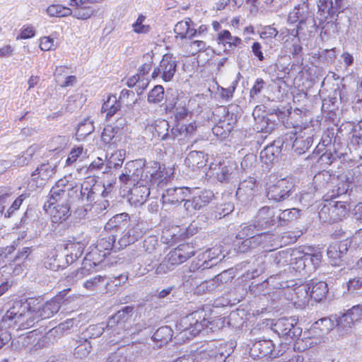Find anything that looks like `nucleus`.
<instances>
[{"label": "nucleus", "mask_w": 362, "mask_h": 362, "mask_svg": "<svg viewBox=\"0 0 362 362\" xmlns=\"http://www.w3.org/2000/svg\"><path fill=\"white\" fill-rule=\"evenodd\" d=\"M160 165L157 162L145 164L142 160H130L125 164L122 173L119 177L121 186L132 195L136 204H143L150 195V188L141 181L142 173H151V180L156 175Z\"/></svg>", "instance_id": "nucleus-1"}, {"label": "nucleus", "mask_w": 362, "mask_h": 362, "mask_svg": "<svg viewBox=\"0 0 362 362\" xmlns=\"http://www.w3.org/2000/svg\"><path fill=\"white\" fill-rule=\"evenodd\" d=\"M35 310L28 301L17 300L6 310L2 316V325L10 327L18 325L22 329L33 327L36 322Z\"/></svg>", "instance_id": "nucleus-2"}, {"label": "nucleus", "mask_w": 362, "mask_h": 362, "mask_svg": "<svg viewBox=\"0 0 362 362\" xmlns=\"http://www.w3.org/2000/svg\"><path fill=\"white\" fill-rule=\"evenodd\" d=\"M180 334L182 337L190 339L199 334L204 328L214 332L215 329L214 322L207 317L204 310H196L181 318L177 325Z\"/></svg>", "instance_id": "nucleus-3"}, {"label": "nucleus", "mask_w": 362, "mask_h": 362, "mask_svg": "<svg viewBox=\"0 0 362 362\" xmlns=\"http://www.w3.org/2000/svg\"><path fill=\"white\" fill-rule=\"evenodd\" d=\"M278 224L276 211L274 208L264 206L261 208L252 224L243 227V234L247 235H252L250 230H255L257 233L264 228Z\"/></svg>", "instance_id": "nucleus-4"}, {"label": "nucleus", "mask_w": 362, "mask_h": 362, "mask_svg": "<svg viewBox=\"0 0 362 362\" xmlns=\"http://www.w3.org/2000/svg\"><path fill=\"white\" fill-rule=\"evenodd\" d=\"M294 184L292 178L285 177L276 180L267 185V197L274 202H282L290 197Z\"/></svg>", "instance_id": "nucleus-5"}, {"label": "nucleus", "mask_w": 362, "mask_h": 362, "mask_svg": "<svg viewBox=\"0 0 362 362\" xmlns=\"http://www.w3.org/2000/svg\"><path fill=\"white\" fill-rule=\"evenodd\" d=\"M78 187L79 188V194L76 193V197L81 202H86L88 203L95 201L98 195L105 197L108 194L105 186L96 182L95 180L93 177L87 178L83 183L78 185Z\"/></svg>", "instance_id": "nucleus-6"}, {"label": "nucleus", "mask_w": 362, "mask_h": 362, "mask_svg": "<svg viewBox=\"0 0 362 362\" xmlns=\"http://www.w3.org/2000/svg\"><path fill=\"white\" fill-rule=\"evenodd\" d=\"M237 164L234 161L223 160L210 165L208 175L220 182H229L236 175Z\"/></svg>", "instance_id": "nucleus-7"}, {"label": "nucleus", "mask_w": 362, "mask_h": 362, "mask_svg": "<svg viewBox=\"0 0 362 362\" xmlns=\"http://www.w3.org/2000/svg\"><path fill=\"white\" fill-rule=\"evenodd\" d=\"M346 213L347 209L344 202H329L321 208L318 215L322 222L333 223L341 221Z\"/></svg>", "instance_id": "nucleus-8"}, {"label": "nucleus", "mask_w": 362, "mask_h": 362, "mask_svg": "<svg viewBox=\"0 0 362 362\" xmlns=\"http://www.w3.org/2000/svg\"><path fill=\"white\" fill-rule=\"evenodd\" d=\"M315 134L313 126L307 125L301 128L299 132L295 133L291 139H293L292 148L298 155L304 153L313 143V137Z\"/></svg>", "instance_id": "nucleus-9"}, {"label": "nucleus", "mask_w": 362, "mask_h": 362, "mask_svg": "<svg viewBox=\"0 0 362 362\" xmlns=\"http://www.w3.org/2000/svg\"><path fill=\"white\" fill-rule=\"evenodd\" d=\"M105 257V254H99L98 257H95V252H88L83 259L82 267L71 272L67 276L69 281H77L79 279L90 274L98 264Z\"/></svg>", "instance_id": "nucleus-10"}, {"label": "nucleus", "mask_w": 362, "mask_h": 362, "mask_svg": "<svg viewBox=\"0 0 362 362\" xmlns=\"http://www.w3.org/2000/svg\"><path fill=\"white\" fill-rule=\"evenodd\" d=\"M177 65L175 57L172 54H165L151 76L153 79L160 77L164 81H170L176 72Z\"/></svg>", "instance_id": "nucleus-11"}, {"label": "nucleus", "mask_w": 362, "mask_h": 362, "mask_svg": "<svg viewBox=\"0 0 362 362\" xmlns=\"http://www.w3.org/2000/svg\"><path fill=\"white\" fill-rule=\"evenodd\" d=\"M361 179L358 170L354 168L349 170L337 178L336 185L333 189L334 194L332 196H340L346 194L348 190L351 188L352 185L358 183Z\"/></svg>", "instance_id": "nucleus-12"}, {"label": "nucleus", "mask_w": 362, "mask_h": 362, "mask_svg": "<svg viewBox=\"0 0 362 362\" xmlns=\"http://www.w3.org/2000/svg\"><path fill=\"white\" fill-rule=\"evenodd\" d=\"M133 308L126 306L121 310H119L107 322L106 328L111 329L114 334H121L129 327L127 325L129 320V314L132 312Z\"/></svg>", "instance_id": "nucleus-13"}, {"label": "nucleus", "mask_w": 362, "mask_h": 362, "mask_svg": "<svg viewBox=\"0 0 362 362\" xmlns=\"http://www.w3.org/2000/svg\"><path fill=\"white\" fill-rule=\"evenodd\" d=\"M293 320L280 318L274 325V329L279 335L288 339H294L301 334V329L296 326Z\"/></svg>", "instance_id": "nucleus-14"}, {"label": "nucleus", "mask_w": 362, "mask_h": 362, "mask_svg": "<svg viewBox=\"0 0 362 362\" xmlns=\"http://www.w3.org/2000/svg\"><path fill=\"white\" fill-rule=\"evenodd\" d=\"M86 245L87 242L85 240H78L74 237L67 240L64 246L66 252V264H72L81 257Z\"/></svg>", "instance_id": "nucleus-15"}, {"label": "nucleus", "mask_w": 362, "mask_h": 362, "mask_svg": "<svg viewBox=\"0 0 362 362\" xmlns=\"http://www.w3.org/2000/svg\"><path fill=\"white\" fill-rule=\"evenodd\" d=\"M250 233H253L252 235H247L243 234V228L238 235L240 238H245L242 242L241 245L238 247V250L240 252H245L250 248L255 247L263 243L267 242V238H269L270 234L269 233H257L255 230H250Z\"/></svg>", "instance_id": "nucleus-16"}, {"label": "nucleus", "mask_w": 362, "mask_h": 362, "mask_svg": "<svg viewBox=\"0 0 362 362\" xmlns=\"http://www.w3.org/2000/svg\"><path fill=\"white\" fill-rule=\"evenodd\" d=\"M236 123V119L233 117V114H227L223 117V119H220L212 128L213 134L220 139H226Z\"/></svg>", "instance_id": "nucleus-17"}, {"label": "nucleus", "mask_w": 362, "mask_h": 362, "mask_svg": "<svg viewBox=\"0 0 362 362\" xmlns=\"http://www.w3.org/2000/svg\"><path fill=\"white\" fill-rule=\"evenodd\" d=\"M250 354L253 357L262 358L268 356L277 358L281 354L274 350V345L271 340H260L253 344L250 349Z\"/></svg>", "instance_id": "nucleus-18"}, {"label": "nucleus", "mask_w": 362, "mask_h": 362, "mask_svg": "<svg viewBox=\"0 0 362 362\" xmlns=\"http://www.w3.org/2000/svg\"><path fill=\"white\" fill-rule=\"evenodd\" d=\"M169 123L165 119L156 120L153 124H148L146 127V132L152 134V136L157 140L173 139L174 136L169 133Z\"/></svg>", "instance_id": "nucleus-19"}, {"label": "nucleus", "mask_w": 362, "mask_h": 362, "mask_svg": "<svg viewBox=\"0 0 362 362\" xmlns=\"http://www.w3.org/2000/svg\"><path fill=\"white\" fill-rule=\"evenodd\" d=\"M117 234L110 233L100 238L94 249L89 252H95V257H98L99 254H105V257L110 254V250L117 252L119 250L117 243H115Z\"/></svg>", "instance_id": "nucleus-20"}, {"label": "nucleus", "mask_w": 362, "mask_h": 362, "mask_svg": "<svg viewBox=\"0 0 362 362\" xmlns=\"http://www.w3.org/2000/svg\"><path fill=\"white\" fill-rule=\"evenodd\" d=\"M227 356L214 345L208 344L196 356L197 362H224Z\"/></svg>", "instance_id": "nucleus-21"}, {"label": "nucleus", "mask_w": 362, "mask_h": 362, "mask_svg": "<svg viewBox=\"0 0 362 362\" xmlns=\"http://www.w3.org/2000/svg\"><path fill=\"white\" fill-rule=\"evenodd\" d=\"M190 194L188 187H172L167 189L162 194L163 204H176L182 202H186L187 197Z\"/></svg>", "instance_id": "nucleus-22"}, {"label": "nucleus", "mask_w": 362, "mask_h": 362, "mask_svg": "<svg viewBox=\"0 0 362 362\" xmlns=\"http://www.w3.org/2000/svg\"><path fill=\"white\" fill-rule=\"evenodd\" d=\"M257 192L256 180L252 177L241 181L236 191V197L241 202H249L252 199Z\"/></svg>", "instance_id": "nucleus-23"}, {"label": "nucleus", "mask_w": 362, "mask_h": 362, "mask_svg": "<svg viewBox=\"0 0 362 362\" xmlns=\"http://www.w3.org/2000/svg\"><path fill=\"white\" fill-rule=\"evenodd\" d=\"M344 0H319L318 8L319 10L324 14L327 13L325 16L327 23L332 22L337 20V17L340 12V9L343 6Z\"/></svg>", "instance_id": "nucleus-24"}, {"label": "nucleus", "mask_w": 362, "mask_h": 362, "mask_svg": "<svg viewBox=\"0 0 362 362\" xmlns=\"http://www.w3.org/2000/svg\"><path fill=\"white\" fill-rule=\"evenodd\" d=\"M214 193L211 190H201L196 192L192 199H187L185 203L187 210L200 209L206 206L213 199Z\"/></svg>", "instance_id": "nucleus-25"}, {"label": "nucleus", "mask_w": 362, "mask_h": 362, "mask_svg": "<svg viewBox=\"0 0 362 362\" xmlns=\"http://www.w3.org/2000/svg\"><path fill=\"white\" fill-rule=\"evenodd\" d=\"M61 305L59 298H52L45 303L42 307L33 308L35 316L37 315L36 322L40 320L47 319L52 317L60 309Z\"/></svg>", "instance_id": "nucleus-26"}, {"label": "nucleus", "mask_w": 362, "mask_h": 362, "mask_svg": "<svg viewBox=\"0 0 362 362\" xmlns=\"http://www.w3.org/2000/svg\"><path fill=\"white\" fill-rule=\"evenodd\" d=\"M362 316V306L360 305L352 307L346 313L339 317L337 322L339 328L351 327Z\"/></svg>", "instance_id": "nucleus-27"}, {"label": "nucleus", "mask_w": 362, "mask_h": 362, "mask_svg": "<svg viewBox=\"0 0 362 362\" xmlns=\"http://www.w3.org/2000/svg\"><path fill=\"white\" fill-rule=\"evenodd\" d=\"M57 165L51 163H42L37 167L35 171L31 174L33 180H40L46 182L53 177L56 173Z\"/></svg>", "instance_id": "nucleus-28"}, {"label": "nucleus", "mask_w": 362, "mask_h": 362, "mask_svg": "<svg viewBox=\"0 0 362 362\" xmlns=\"http://www.w3.org/2000/svg\"><path fill=\"white\" fill-rule=\"evenodd\" d=\"M69 210L70 207L67 203L49 205V213L51 220L55 223H60L66 221L70 215Z\"/></svg>", "instance_id": "nucleus-29"}, {"label": "nucleus", "mask_w": 362, "mask_h": 362, "mask_svg": "<svg viewBox=\"0 0 362 362\" xmlns=\"http://www.w3.org/2000/svg\"><path fill=\"white\" fill-rule=\"evenodd\" d=\"M192 22L188 18L185 21H181L176 23L174 28L175 37L180 39H191L194 37L197 30L192 27Z\"/></svg>", "instance_id": "nucleus-30"}, {"label": "nucleus", "mask_w": 362, "mask_h": 362, "mask_svg": "<svg viewBox=\"0 0 362 362\" xmlns=\"http://www.w3.org/2000/svg\"><path fill=\"white\" fill-rule=\"evenodd\" d=\"M207 155L203 151H193L188 153L185 158V165L193 170L199 169L206 165Z\"/></svg>", "instance_id": "nucleus-31"}, {"label": "nucleus", "mask_w": 362, "mask_h": 362, "mask_svg": "<svg viewBox=\"0 0 362 362\" xmlns=\"http://www.w3.org/2000/svg\"><path fill=\"white\" fill-rule=\"evenodd\" d=\"M259 110L255 109L253 112V117L256 122V129L258 132H262L265 133H271L275 128L276 123L274 119L262 115L260 116L258 113Z\"/></svg>", "instance_id": "nucleus-32"}, {"label": "nucleus", "mask_w": 362, "mask_h": 362, "mask_svg": "<svg viewBox=\"0 0 362 362\" xmlns=\"http://www.w3.org/2000/svg\"><path fill=\"white\" fill-rule=\"evenodd\" d=\"M310 286L308 284L300 285L293 289L291 300L298 306H304L309 302Z\"/></svg>", "instance_id": "nucleus-33"}, {"label": "nucleus", "mask_w": 362, "mask_h": 362, "mask_svg": "<svg viewBox=\"0 0 362 362\" xmlns=\"http://www.w3.org/2000/svg\"><path fill=\"white\" fill-rule=\"evenodd\" d=\"M308 15V6L305 4H299L288 13V21L291 23L299 22L301 25L304 23Z\"/></svg>", "instance_id": "nucleus-34"}, {"label": "nucleus", "mask_w": 362, "mask_h": 362, "mask_svg": "<svg viewBox=\"0 0 362 362\" xmlns=\"http://www.w3.org/2000/svg\"><path fill=\"white\" fill-rule=\"evenodd\" d=\"M310 286L309 291L310 298L315 301L322 300L328 292L327 285L324 281H312L308 284Z\"/></svg>", "instance_id": "nucleus-35"}, {"label": "nucleus", "mask_w": 362, "mask_h": 362, "mask_svg": "<svg viewBox=\"0 0 362 362\" xmlns=\"http://www.w3.org/2000/svg\"><path fill=\"white\" fill-rule=\"evenodd\" d=\"M129 215L127 213H122L114 216L106 223L105 226V230H112L110 233L117 234V230L122 229L126 225V221Z\"/></svg>", "instance_id": "nucleus-36"}, {"label": "nucleus", "mask_w": 362, "mask_h": 362, "mask_svg": "<svg viewBox=\"0 0 362 362\" xmlns=\"http://www.w3.org/2000/svg\"><path fill=\"white\" fill-rule=\"evenodd\" d=\"M140 236L141 232L136 227H134L125 230L123 235L119 239L117 242L119 249L120 250L130 244L134 243Z\"/></svg>", "instance_id": "nucleus-37"}, {"label": "nucleus", "mask_w": 362, "mask_h": 362, "mask_svg": "<svg viewBox=\"0 0 362 362\" xmlns=\"http://www.w3.org/2000/svg\"><path fill=\"white\" fill-rule=\"evenodd\" d=\"M120 107L121 103L119 100H117L115 95H110L103 104L101 111L106 112V117L110 119L120 110Z\"/></svg>", "instance_id": "nucleus-38"}, {"label": "nucleus", "mask_w": 362, "mask_h": 362, "mask_svg": "<svg viewBox=\"0 0 362 362\" xmlns=\"http://www.w3.org/2000/svg\"><path fill=\"white\" fill-rule=\"evenodd\" d=\"M217 41L219 44L228 45L230 49L242 44V40L240 37L233 36L227 30H222L218 34Z\"/></svg>", "instance_id": "nucleus-39"}, {"label": "nucleus", "mask_w": 362, "mask_h": 362, "mask_svg": "<svg viewBox=\"0 0 362 362\" xmlns=\"http://www.w3.org/2000/svg\"><path fill=\"white\" fill-rule=\"evenodd\" d=\"M211 255H214V252H212L211 249L206 250L201 255H199L198 262L193 265V268L205 269L211 268L214 265L216 264V262H213L214 257H212Z\"/></svg>", "instance_id": "nucleus-40"}, {"label": "nucleus", "mask_w": 362, "mask_h": 362, "mask_svg": "<svg viewBox=\"0 0 362 362\" xmlns=\"http://www.w3.org/2000/svg\"><path fill=\"white\" fill-rule=\"evenodd\" d=\"M173 331L168 326L159 327L152 336L154 341L160 342V346L167 344L172 339Z\"/></svg>", "instance_id": "nucleus-41"}, {"label": "nucleus", "mask_w": 362, "mask_h": 362, "mask_svg": "<svg viewBox=\"0 0 362 362\" xmlns=\"http://www.w3.org/2000/svg\"><path fill=\"white\" fill-rule=\"evenodd\" d=\"M126 156V151L119 149L112 153L106 162L105 171L112 168L121 167Z\"/></svg>", "instance_id": "nucleus-42"}, {"label": "nucleus", "mask_w": 362, "mask_h": 362, "mask_svg": "<svg viewBox=\"0 0 362 362\" xmlns=\"http://www.w3.org/2000/svg\"><path fill=\"white\" fill-rule=\"evenodd\" d=\"M94 122L90 117L83 119L78 125L76 136L78 139H83L90 134L95 129Z\"/></svg>", "instance_id": "nucleus-43"}, {"label": "nucleus", "mask_w": 362, "mask_h": 362, "mask_svg": "<svg viewBox=\"0 0 362 362\" xmlns=\"http://www.w3.org/2000/svg\"><path fill=\"white\" fill-rule=\"evenodd\" d=\"M303 257H305V259H307V257L308 259L305 264L306 265V273L308 274L315 271L320 264L322 255L320 252H315L314 253L304 252Z\"/></svg>", "instance_id": "nucleus-44"}, {"label": "nucleus", "mask_w": 362, "mask_h": 362, "mask_svg": "<svg viewBox=\"0 0 362 362\" xmlns=\"http://www.w3.org/2000/svg\"><path fill=\"white\" fill-rule=\"evenodd\" d=\"M46 12L50 17L62 18L72 15V9L60 4H52L47 7Z\"/></svg>", "instance_id": "nucleus-45"}, {"label": "nucleus", "mask_w": 362, "mask_h": 362, "mask_svg": "<svg viewBox=\"0 0 362 362\" xmlns=\"http://www.w3.org/2000/svg\"><path fill=\"white\" fill-rule=\"evenodd\" d=\"M59 188L60 190L64 191L65 193L68 192V196L73 197V193H78L79 188L78 185L74 182H69L66 177L59 179L54 186Z\"/></svg>", "instance_id": "nucleus-46"}, {"label": "nucleus", "mask_w": 362, "mask_h": 362, "mask_svg": "<svg viewBox=\"0 0 362 362\" xmlns=\"http://www.w3.org/2000/svg\"><path fill=\"white\" fill-rule=\"evenodd\" d=\"M304 252H298L295 254H293V257L291 259V265L292 266V268L298 272L299 273H301L303 272L306 273V265L305 262L308 260V259H305V257H303Z\"/></svg>", "instance_id": "nucleus-47"}, {"label": "nucleus", "mask_w": 362, "mask_h": 362, "mask_svg": "<svg viewBox=\"0 0 362 362\" xmlns=\"http://www.w3.org/2000/svg\"><path fill=\"white\" fill-rule=\"evenodd\" d=\"M95 12L93 6H83L76 7L72 10V16L78 20H87L90 18Z\"/></svg>", "instance_id": "nucleus-48"}, {"label": "nucleus", "mask_w": 362, "mask_h": 362, "mask_svg": "<svg viewBox=\"0 0 362 362\" xmlns=\"http://www.w3.org/2000/svg\"><path fill=\"white\" fill-rule=\"evenodd\" d=\"M173 250L175 252L177 253V255H180V257L184 262H186L195 254L194 246L192 243L181 244Z\"/></svg>", "instance_id": "nucleus-49"}, {"label": "nucleus", "mask_w": 362, "mask_h": 362, "mask_svg": "<svg viewBox=\"0 0 362 362\" xmlns=\"http://www.w3.org/2000/svg\"><path fill=\"white\" fill-rule=\"evenodd\" d=\"M91 348L90 343L87 339L80 340L74 349V355L78 358H85L90 354Z\"/></svg>", "instance_id": "nucleus-50"}, {"label": "nucleus", "mask_w": 362, "mask_h": 362, "mask_svg": "<svg viewBox=\"0 0 362 362\" xmlns=\"http://www.w3.org/2000/svg\"><path fill=\"white\" fill-rule=\"evenodd\" d=\"M164 98V88L162 86H156L148 95V102L158 104Z\"/></svg>", "instance_id": "nucleus-51"}, {"label": "nucleus", "mask_w": 362, "mask_h": 362, "mask_svg": "<svg viewBox=\"0 0 362 362\" xmlns=\"http://www.w3.org/2000/svg\"><path fill=\"white\" fill-rule=\"evenodd\" d=\"M300 211L296 208L286 209L277 214L278 224L281 221H291L299 216Z\"/></svg>", "instance_id": "nucleus-52"}, {"label": "nucleus", "mask_w": 362, "mask_h": 362, "mask_svg": "<svg viewBox=\"0 0 362 362\" xmlns=\"http://www.w3.org/2000/svg\"><path fill=\"white\" fill-rule=\"evenodd\" d=\"M233 210L234 206L232 203H225L216 207L213 216L216 219H221L230 214Z\"/></svg>", "instance_id": "nucleus-53"}, {"label": "nucleus", "mask_w": 362, "mask_h": 362, "mask_svg": "<svg viewBox=\"0 0 362 362\" xmlns=\"http://www.w3.org/2000/svg\"><path fill=\"white\" fill-rule=\"evenodd\" d=\"M68 264H66V262L62 264L61 259L59 258L58 255L49 256L45 262V267L53 271H57L60 268H64Z\"/></svg>", "instance_id": "nucleus-54"}, {"label": "nucleus", "mask_w": 362, "mask_h": 362, "mask_svg": "<svg viewBox=\"0 0 362 362\" xmlns=\"http://www.w3.org/2000/svg\"><path fill=\"white\" fill-rule=\"evenodd\" d=\"M276 151V148L273 145L265 147L260 152V158L262 162L266 164L273 162L276 158L275 151Z\"/></svg>", "instance_id": "nucleus-55"}, {"label": "nucleus", "mask_w": 362, "mask_h": 362, "mask_svg": "<svg viewBox=\"0 0 362 362\" xmlns=\"http://www.w3.org/2000/svg\"><path fill=\"white\" fill-rule=\"evenodd\" d=\"M105 276L98 275L86 280L83 283V287L89 291H95L98 289L105 281Z\"/></svg>", "instance_id": "nucleus-56"}, {"label": "nucleus", "mask_w": 362, "mask_h": 362, "mask_svg": "<svg viewBox=\"0 0 362 362\" xmlns=\"http://www.w3.org/2000/svg\"><path fill=\"white\" fill-rule=\"evenodd\" d=\"M175 269V267L173 265V263L165 257L162 262L156 267V274L158 275H163L172 272Z\"/></svg>", "instance_id": "nucleus-57"}, {"label": "nucleus", "mask_w": 362, "mask_h": 362, "mask_svg": "<svg viewBox=\"0 0 362 362\" xmlns=\"http://www.w3.org/2000/svg\"><path fill=\"white\" fill-rule=\"evenodd\" d=\"M87 156V151H84L83 146H79L74 148L66 159V163L71 165L80 157H86Z\"/></svg>", "instance_id": "nucleus-58"}, {"label": "nucleus", "mask_w": 362, "mask_h": 362, "mask_svg": "<svg viewBox=\"0 0 362 362\" xmlns=\"http://www.w3.org/2000/svg\"><path fill=\"white\" fill-rule=\"evenodd\" d=\"M174 115L175 118L177 121L185 119L188 113L189 110L186 106L185 102H180L179 103H175L174 107Z\"/></svg>", "instance_id": "nucleus-59"}, {"label": "nucleus", "mask_w": 362, "mask_h": 362, "mask_svg": "<svg viewBox=\"0 0 362 362\" xmlns=\"http://www.w3.org/2000/svg\"><path fill=\"white\" fill-rule=\"evenodd\" d=\"M68 192L65 193L64 191L60 190L57 187H52L49 192L50 205H54L57 202L62 200L64 197L68 196Z\"/></svg>", "instance_id": "nucleus-60"}, {"label": "nucleus", "mask_w": 362, "mask_h": 362, "mask_svg": "<svg viewBox=\"0 0 362 362\" xmlns=\"http://www.w3.org/2000/svg\"><path fill=\"white\" fill-rule=\"evenodd\" d=\"M146 19V16L140 15L136 22L132 25L133 30L136 33H147L150 30L148 25H144L143 23Z\"/></svg>", "instance_id": "nucleus-61"}, {"label": "nucleus", "mask_w": 362, "mask_h": 362, "mask_svg": "<svg viewBox=\"0 0 362 362\" xmlns=\"http://www.w3.org/2000/svg\"><path fill=\"white\" fill-rule=\"evenodd\" d=\"M338 250H340V248L337 247L335 243L329 245L327 248V256L331 259L332 264H337L338 261L341 258V255L338 252Z\"/></svg>", "instance_id": "nucleus-62"}, {"label": "nucleus", "mask_w": 362, "mask_h": 362, "mask_svg": "<svg viewBox=\"0 0 362 362\" xmlns=\"http://www.w3.org/2000/svg\"><path fill=\"white\" fill-rule=\"evenodd\" d=\"M81 97L79 95H71L66 100V110L68 112H73L76 109L79 108L81 105Z\"/></svg>", "instance_id": "nucleus-63"}, {"label": "nucleus", "mask_w": 362, "mask_h": 362, "mask_svg": "<svg viewBox=\"0 0 362 362\" xmlns=\"http://www.w3.org/2000/svg\"><path fill=\"white\" fill-rule=\"evenodd\" d=\"M106 362H129L127 356L121 350L109 355Z\"/></svg>", "instance_id": "nucleus-64"}]
</instances>
